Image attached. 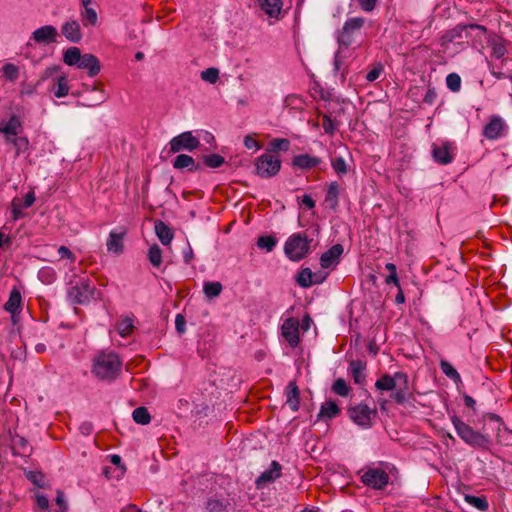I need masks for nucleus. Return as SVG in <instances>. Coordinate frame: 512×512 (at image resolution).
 I'll return each mask as SVG.
<instances>
[{
  "label": "nucleus",
  "mask_w": 512,
  "mask_h": 512,
  "mask_svg": "<svg viewBox=\"0 0 512 512\" xmlns=\"http://www.w3.org/2000/svg\"><path fill=\"white\" fill-rule=\"evenodd\" d=\"M340 413V409L335 401L325 402L320 409L318 414L319 418L332 419Z\"/></svg>",
  "instance_id": "obj_31"
},
{
  "label": "nucleus",
  "mask_w": 512,
  "mask_h": 512,
  "mask_svg": "<svg viewBox=\"0 0 512 512\" xmlns=\"http://www.w3.org/2000/svg\"><path fill=\"white\" fill-rule=\"evenodd\" d=\"M57 30L52 25H45L36 29L32 38L37 43H51L56 41Z\"/></svg>",
  "instance_id": "obj_17"
},
{
  "label": "nucleus",
  "mask_w": 512,
  "mask_h": 512,
  "mask_svg": "<svg viewBox=\"0 0 512 512\" xmlns=\"http://www.w3.org/2000/svg\"><path fill=\"white\" fill-rule=\"evenodd\" d=\"M396 377L399 382L397 387L394 388L391 398L398 404H404L409 396H411L409 392V380L407 375L403 372H396Z\"/></svg>",
  "instance_id": "obj_10"
},
{
  "label": "nucleus",
  "mask_w": 512,
  "mask_h": 512,
  "mask_svg": "<svg viewBox=\"0 0 512 512\" xmlns=\"http://www.w3.org/2000/svg\"><path fill=\"white\" fill-rule=\"evenodd\" d=\"M290 142L287 139H274L270 142V146L274 151H287L289 148Z\"/></svg>",
  "instance_id": "obj_52"
},
{
  "label": "nucleus",
  "mask_w": 512,
  "mask_h": 512,
  "mask_svg": "<svg viewBox=\"0 0 512 512\" xmlns=\"http://www.w3.org/2000/svg\"><path fill=\"white\" fill-rule=\"evenodd\" d=\"M364 24L365 19L363 17H354L348 19L338 34L337 39L339 45L348 48L353 43L355 35L360 32Z\"/></svg>",
  "instance_id": "obj_5"
},
{
  "label": "nucleus",
  "mask_w": 512,
  "mask_h": 512,
  "mask_svg": "<svg viewBox=\"0 0 512 512\" xmlns=\"http://www.w3.org/2000/svg\"><path fill=\"white\" fill-rule=\"evenodd\" d=\"M200 77L203 81L214 84L219 79V69L211 67L203 70L200 74Z\"/></svg>",
  "instance_id": "obj_44"
},
{
  "label": "nucleus",
  "mask_w": 512,
  "mask_h": 512,
  "mask_svg": "<svg viewBox=\"0 0 512 512\" xmlns=\"http://www.w3.org/2000/svg\"><path fill=\"white\" fill-rule=\"evenodd\" d=\"M339 185L337 182H332L326 193V202L330 203L332 208H335L338 204Z\"/></svg>",
  "instance_id": "obj_37"
},
{
  "label": "nucleus",
  "mask_w": 512,
  "mask_h": 512,
  "mask_svg": "<svg viewBox=\"0 0 512 512\" xmlns=\"http://www.w3.org/2000/svg\"><path fill=\"white\" fill-rule=\"evenodd\" d=\"M121 361L113 352L98 354L93 360L92 373L102 381H113L119 374Z\"/></svg>",
  "instance_id": "obj_1"
},
{
  "label": "nucleus",
  "mask_w": 512,
  "mask_h": 512,
  "mask_svg": "<svg viewBox=\"0 0 512 512\" xmlns=\"http://www.w3.org/2000/svg\"><path fill=\"white\" fill-rule=\"evenodd\" d=\"M77 67L79 69L87 70L90 77L96 76L101 70L98 58L90 53H86L81 56Z\"/></svg>",
  "instance_id": "obj_14"
},
{
  "label": "nucleus",
  "mask_w": 512,
  "mask_h": 512,
  "mask_svg": "<svg viewBox=\"0 0 512 512\" xmlns=\"http://www.w3.org/2000/svg\"><path fill=\"white\" fill-rule=\"evenodd\" d=\"M437 93L434 88H429L424 96L423 101L427 104H433L436 100Z\"/></svg>",
  "instance_id": "obj_59"
},
{
  "label": "nucleus",
  "mask_w": 512,
  "mask_h": 512,
  "mask_svg": "<svg viewBox=\"0 0 512 512\" xmlns=\"http://www.w3.org/2000/svg\"><path fill=\"white\" fill-rule=\"evenodd\" d=\"M82 54L78 47H70L63 54V61L68 66H77Z\"/></svg>",
  "instance_id": "obj_33"
},
{
  "label": "nucleus",
  "mask_w": 512,
  "mask_h": 512,
  "mask_svg": "<svg viewBox=\"0 0 512 512\" xmlns=\"http://www.w3.org/2000/svg\"><path fill=\"white\" fill-rule=\"evenodd\" d=\"M223 286L220 282H205L203 285V292L207 300H212L219 297L222 293Z\"/></svg>",
  "instance_id": "obj_32"
},
{
  "label": "nucleus",
  "mask_w": 512,
  "mask_h": 512,
  "mask_svg": "<svg viewBox=\"0 0 512 512\" xmlns=\"http://www.w3.org/2000/svg\"><path fill=\"white\" fill-rule=\"evenodd\" d=\"M2 73L6 80L15 82L19 77V68L12 63H6L2 67Z\"/></svg>",
  "instance_id": "obj_39"
},
{
  "label": "nucleus",
  "mask_w": 512,
  "mask_h": 512,
  "mask_svg": "<svg viewBox=\"0 0 512 512\" xmlns=\"http://www.w3.org/2000/svg\"><path fill=\"white\" fill-rule=\"evenodd\" d=\"M464 499L467 503L478 509L479 511H486L489 507L488 501L485 497H477L466 494Z\"/></svg>",
  "instance_id": "obj_34"
},
{
  "label": "nucleus",
  "mask_w": 512,
  "mask_h": 512,
  "mask_svg": "<svg viewBox=\"0 0 512 512\" xmlns=\"http://www.w3.org/2000/svg\"><path fill=\"white\" fill-rule=\"evenodd\" d=\"M155 233L163 245H168L173 239V232L171 228L163 221L157 220L155 222Z\"/></svg>",
  "instance_id": "obj_21"
},
{
  "label": "nucleus",
  "mask_w": 512,
  "mask_h": 512,
  "mask_svg": "<svg viewBox=\"0 0 512 512\" xmlns=\"http://www.w3.org/2000/svg\"><path fill=\"white\" fill-rule=\"evenodd\" d=\"M446 85L452 92H458L461 88V77L457 73L448 74Z\"/></svg>",
  "instance_id": "obj_46"
},
{
  "label": "nucleus",
  "mask_w": 512,
  "mask_h": 512,
  "mask_svg": "<svg viewBox=\"0 0 512 512\" xmlns=\"http://www.w3.org/2000/svg\"><path fill=\"white\" fill-rule=\"evenodd\" d=\"M277 240L273 236H260L257 240V246L270 252L276 246Z\"/></svg>",
  "instance_id": "obj_42"
},
{
  "label": "nucleus",
  "mask_w": 512,
  "mask_h": 512,
  "mask_svg": "<svg viewBox=\"0 0 512 512\" xmlns=\"http://www.w3.org/2000/svg\"><path fill=\"white\" fill-rule=\"evenodd\" d=\"M58 253L62 258H67L71 261H75V255L66 246H60L58 248Z\"/></svg>",
  "instance_id": "obj_58"
},
{
  "label": "nucleus",
  "mask_w": 512,
  "mask_h": 512,
  "mask_svg": "<svg viewBox=\"0 0 512 512\" xmlns=\"http://www.w3.org/2000/svg\"><path fill=\"white\" fill-rule=\"evenodd\" d=\"M361 481L376 490H382L389 483V475L381 468H368L361 476Z\"/></svg>",
  "instance_id": "obj_7"
},
{
  "label": "nucleus",
  "mask_w": 512,
  "mask_h": 512,
  "mask_svg": "<svg viewBox=\"0 0 512 512\" xmlns=\"http://www.w3.org/2000/svg\"><path fill=\"white\" fill-rule=\"evenodd\" d=\"M492 54L495 58L500 59L506 54V48L504 46L503 39L497 37L492 41Z\"/></svg>",
  "instance_id": "obj_45"
},
{
  "label": "nucleus",
  "mask_w": 512,
  "mask_h": 512,
  "mask_svg": "<svg viewBox=\"0 0 512 512\" xmlns=\"http://www.w3.org/2000/svg\"><path fill=\"white\" fill-rule=\"evenodd\" d=\"M281 168L279 158L271 153H264L256 159L255 171L262 178L275 176Z\"/></svg>",
  "instance_id": "obj_4"
},
{
  "label": "nucleus",
  "mask_w": 512,
  "mask_h": 512,
  "mask_svg": "<svg viewBox=\"0 0 512 512\" xmlns=\"http://www.w3.org/2000/svg\"><path fill=\"white\" fill-rule=\"evenodd\" d=\"M260 9L270 18L279 19L282 13V0H257Z\"/></svg>",
  "instance_id": "obj_16"
},
{
  "label": "nucleus",
  "mask_w": 512,
  "mask_h": 512,
  "mask_svg": "<svg viewBox=\"0 0 512 512\" xmlns=\"http://www.w3.org/2000/svg\"><path fill=\"white\" fill-rule=\"evenodd\" d=\"M377 1L378 0H358L360 7L364 11L368 12L372 11L375 8Z\"/></svg>",
  "instance_id": "obj_57"
},
{
  "label": "nucleus",
  "mask_w": 512,
  "mask_h": 512,
  "mask_svg": "<svg viewBox=\"0 0 512 512\" xmlns=\"http://www.w3.org/2000/svg\"><path fill=\"white\" fill-rule=\"evenodd\" d=\"M22 131V124L20 119L13 115L10 117L8 122H6L2 127H0V132L3 134H19Z\"/></svg>",
  "instance_id": "obj_29"
},
{
  "label": "nucleus",
  "mask_w": 512,
  "mask_h": 512,
  "mask_svg": "<svg viewBox=\"0 0 512 512\" xmlns=\"http://www.w3.org/2000/svg\"><path fill=\"white\" fill-rule=\"evenodd\" d=\"M16 150V156L20 155L21 153H24L29 148V141L24 136H19L18 139H15V144L13 145Z\"/></svg>",
  "instance_id": "obj_50"
},
{
  "label": "nucleus",
  "mask_w": 512,
  "mask_h": 512,
  "mask_svg": "<svg viewBox=\"0 0 512 512\" xmlns=\"http://www.w3.org/2000/svg\"><path fill=\"white\" fill-rule=\"evenodd\" d=\"M302 204L305 205L308 209H313L315 207V201L310 195L307 194L302 197Z\"/></svg>",
  "instance_id": "obj_63"
},
{
  "label": "nucleus",
  "mask_w": 512,
  "mask_h": 512,
  "mask_svg": "<svg viewBox=\"0 0 512 512\" xmlns=\"http://www.w3.org/2000/svg\"><path fill=\"white\" fill-rule=\"evenodd\" d=\"M24 207L21 205V200L14 198L12 201V216L14 220H18L23 217L21 210Z\"/></svg>",
  "instance_id": "obj_53"
},
{
  "label": "nucleus",
  "mask_w": 512,
  "mask_h": 512,
  "mask_svg": "<svg viewBox=\"0 0 512 512\" xmlns=\"http://www.w3.org/2000/svg\"><path fill=\"white\" fill-rule=\"evenodd\" d=\"M321 163V159L318 157L310 156L308 154H300L293 158L292 165L294 167L307 170L318 166Z\"/></svg>",
  "instance_id": "obj_20"
},
{
  "label": "nucleus",
  "mask_w": 512,
  "mask_h": 512,
  "mask_svg": "<svg viewBox=\"0 0 512 512\" xmlns=\"http://www.w3.org/2000/svg\"><path fill=\"white\" fill-rule=\"evenodd\" d=\"M173 167L176 169L187 168L190 171L198 170L199 166L195 165L193 157L187 154H179L173 161Z\"/></svg>",
  "instance_id": "obj_27"
},
{
  "label": "nucleus",
  "mask_w": 512,
  "mask_h": 512,
  "mask_svg": "<svg viewBox=\"0 0 512 512\" xmlns=\"http://www.w3.org/2000/svg\"><path fill=\"white\" fill-rule=\"evenodd\" d=\"M310 240L301 233L292 234L284 245V252L292 261H300L309 253Z\"/></svg>",
  "instance_id": "obj_3"
},
{
  "label": "nucleus",
  "mask_w": 512,
  "mask_h": 512,
  "mask_svg": "<svg viewBox=\"0 0 512 512\" xmlns=\"http://www.w3.org/2000/svg\"><path fill=\"white\" fill-rule=\"evenodd\" d=\"M148 258L150 263L154 267H159L162 263V250L158 245H153L150 247L148 252Z\"/></svg>",
  "instance_id": "obj_41"
},
{
  "label": "nucleus",
  "mask_w": 512,
  "mask_h": 512,
  "mask_svg": "<svg viewBox=\"0 0 512 512\" xmlns=\"http://www.w3.org/2000/svg\"><path fill=\"white\" fill-rule=\"evenodd\" d=\"M365 362L361 360H353L350 362V372L353 376L354 382L356 384H363L365 381Z\"/></svg>",
  "instance_id": "obj_25"
},
{
  "label": "nucleus",
  "mask_w": 512,
  "mask_h": 512,
  "mask_svg": "<svg viewBox=\"0 0 512 512\" xmlns=\"http://www.w3.org/2000/svg\"><path fill=\"white\" fill-rule=\"evenodd\" d=\"M281 469V465L277 461H273L270 469L261 473V475L256 479L255 483L257 488H262L266 484L274 482L281 476Z\"/></svg>",
  "instance_id": "obj_15"
},
{
  "label": "nucleus",
  "mask_w": 512,
  "mask_h": 512,
  "mask_svg": "<svg viewBox=\"0 0 512 512\" xmlns=\"http://www.w3.org/2000/svg\"><path fill=\"white\" fill-rule=\"evenodd\" d=\"M194 257V254H193V250L190 246H188L184 251H183V258H184V261L185 263H190L192 261Z\"/></svg>",
  "instance_id": "obj_64"
},
{
  "label": "nucleus",
  "mask_w": 512,
  "mask_h": 512,
  "mask_svg": "<svg viewBox=\"0 0 512 512\" xmlns=\"http://www.w3.org/2000/svg\"><path fill=\"white\" fill-rule=\"evenodd\" d=\"M451 420L458 436L468 445L473 447H486L490 443L488 436L475 431L457 416H453Z\"/></svg>",
  "instance_id": "obj_2"
},
{
  "label": "nucleus",
  "mask_w": 512,
  "mask_h": 512,
  "mask_svg": "<svg viewBox=\"0 0 512 512\" xmlns=\"http://www.w3.org/2000/svg\"><path fill=\"white\" fill-rule=\"evenodd\" d=\"M62 34L72 43H78L82 39L80 24L76 20H71L63 24Z\"/></svg>",
  "instance_id": "obj_18"
},
{
  "label": "nucleus",
  "mask_w": 512,
  "mask_h": 512,
  "mask_svg": "<svg viewBox=\"0 0 512 512\" xmlns=\"http://www.w3.org/2000/svg\"><path fill=\"white\" fill-rule=\"evenodd\" d=\"M35 201V194L33 191H30L28 192L25 197H24V201L23 203L21 202V205L24 207V208H28L30 206L33 205Z\"/></svg>",
  "instance_id": "obj_60"
},
{
  "label": "nucleus",
  "mask_w": 512,
  "mask_h": 512,
  "mask_svg": "<svg viewBox=\"0 0 512 512\" xmlns=\"http://www.w3.org/2000/svg\"><path fill=\"white\" fill-rule=\"evenodd\" d=\"M323 128L328 134H333L336 127L334 121L329 116L323 117Z\"/></svg>",
  "instance_id": "obj_55"
},
{
  "label": "nucleus",
  "mask_w": 512,
  "mask_h": 512,
  "mask_svg": "<svg viewBox=\"0 0 512 512\" xmlns=\"http://www.w3.org/2000/svg\"><path fill=\"white\" fill-rule=\"evenodd\" d=\"M286 403L293 411H297L299 409V389L295 382H290L287 386Z\"/></svg>",
  "instance_id": "obj_28"
},
{
  "label": "nucleus",
  "mask_w": 512,
  "mask_h": 512,
  "mask_svg": "<svg viewBox=\"0 0 512 512\" xmlns=\"http://www.w3.org/2000/svg\"><path fill=\"white\" fill-rule=\"evenodd\" d=\"M383 71V66L381 64H377L371 71H369L366 75V80L369 82H373L379 78L380 74Z\"/></svg>",
  "instance_id": "obj_54"
},
{
  "label": "nucleus",
  "mask_w": 512,
  "mask_h": 512,
  "mask_svg": "<svg viewBox=\"0 0 512 512\" xmlns=\"http://www.w3.org/2000/svg\"><path fill=\"white\" fill-rule=\"evenodd\" d=\"M107 250L114 254H121L123 252V234L111 232L106 243Z\"/></svg>",
  "instance_id": "obj_26"
},
{
  "label": "nucleus",
  "mask_w": 512,
  "mask_h": 512,
  "mask_svg": "<svg viewBox=\"0 0 512 512\" xmlns=\"http://www.w3.org/2000/svg\"><path fill=\"white\" fill-rule=\"evenodd\" d=\"M440 368L448 378L452 379L456 383L461 382L459 373L449 362L442 360L440 362Z\"/></svg>",
  "instance_id": "obj_40"
},
{
  "label": "nucleus",
  "mask_w": 512,
  "mask_h": 512,
  "mask_svg": "<svg viewBox=\"0 0 512 512\" xmlns=\"http://www.w3.org/2000/svg\"><path fill=\"white\" fill-rule=\"evenodd\" d=\"M134 328L133 321L130 318H124L117 324L118 333L122 337L128 336Z\"/></svg>",
  "instance_id": "obj_43"
},
{
  "label": "nucleus",
  "mask_w": 512,
  "mask_h": 512,
  "mask_svg": "<svg viewBox=\"0 0 512 512\" xmlns=\"http://www.w3.org/2000/svg\"><path fill=\"white\" fill-rule=\"evenodd\" d=\"M505 123L499 116H492L490 121L484 126L483 135L490 140H495L502 135L505 129Z\"/></svg>",
  "instance_id": "obj_13"
},
{
  "label": "nucleus",
  "mask_w": 512,
  "mask_h": 512,
  "mask_svg": "<svg viewBox=\"0 0 512 512\" xmlns=\"http://www.w3.org/2000/svg\"><path fill=\"white\" fill-rule=\"evenodd\" d=\"M26 476L36 486L44 487V475L41 472L29 471Z\"/></svg>",
  "instance_id": "obj_51"
},
{
  "label": "nucleus",
  "mask_w": 512,
  "mask_h": 512,
  "mask_svg": "<svg viewBox=\"0 0 512 512\" xmlns=\"http://www.w3.org/2000/svg\"><path fill=\"white\" fill-rule=\"evenodd\" d=\"M204 163L210 168H218L224 163V158L217 154L204 156Z\"/></svg>",
  "instance_id": "obj_47"
},
{
  "label": "nucleus",
  "mask_w": 512,
  "mask_h": 512,
  "mask_svg": "<svg viewBox=\"0 0 512 512\" xmlns=\"http://www.w3.org/2000/svg\"><path fill=\"white\" fill-rule=\"evenodd\" d=\"M398 382L396 373L393 377L386 374L376 381L375 386L379 390L393 391L397 387Z\"/></svg>",
  "instance_id": "obj_30"
},
{
  "label": "nucleus",
  "mask_w": 512,
  "mask_h": 512,
  "mask_svg": "<svg viewBox=\"0 0 512 512\" xmlns=\"http://www.w3.org/2000/svg\"><path fill=\"white\" fill-rule=\"evenodd\" d=\"M324 277L318 278L313 274L310 268H303L296 277V282L300 287L308 288L316 283H321Z\"/></svg>",
  "instance_id": "obj_19"
},
{
  "label": "nucleus",
  "mask_w": 512,
  "mask_h": 512,
  "mask_svg": "<svg viewBox=\"0 0 512 512\" xmlns=\"http://www.w3.org/2000/svg\"><path fill=\"white\" fill-rule=\"evenodd\" d=\"M282 335L291 347L299 344V323L293 318L286 319L282 324Z\"/></svg>",
  "instance_id": "obj_11"
},
{
  "label": "nucleus",
  "mask_w": 512,
  "mask_h": 512,
  "mask_svg": "<svg viewBox=\"0 0 512 512\" xmlns=\"http://www.w3.org/2000/svg\"><path fill=\"white\" fill-rule=\"evenodd\" d=\"M244 144L246 148L252 149V148H259L258 142L251 136H246L244 139Z\"/></svg>",
  "instance_id": "obj_62"
},
{
  "label": "nucleus",
  "mask_w": 512,
  "mask_h": 512,
  "mask_svg": "<svg viewBox=\"0 0 512 512\" xmlns=\"http://www.w3.org/2000/svg\"><path fill=\"white\" fill-rule=\"evenodd\" d=\"M82 22L84 26H95L98 22V15L92 7L85 8L82 13Z\"/></svg>",
  "instance_id": "obj_36"
},
{
  "label": "nucleus",
  "mask_w": 512,
  "mask_h": 512,
  "mask_svg": "<svg viewBox=\"0 0 512 512\" xmlns=\"http://www.w3.org/2000/svg\"><path fill=\"white\" fill-rule=\"evenodd\" d=\"M21 303L22 297L20 291L17 288H13L8 301L4 305V309L11 314H15L20 310Z\"/></svg>",
  "instance_id": "obj_23"
},
{
  "label": "nucleus",
  "mask_w": 512,
  "mask_h": 512,
  "mask_svg": "<svg viewBox=\"0 0 512 512\" xmlns=\"http://www.w3.org/2000/svg\"><path fill=\"white\" fill-rule=\"evenodd\" d=\"M200 146V140L193 135L192 131H185L175 137L169 142L170 152L178 153L180 151H193Z\"/></svg>",
  "instance_id": "obj_6"
},
{
  "label": "nucleus",
  "mask_w": 512,
  "mask_h": 512,
  "mask_svg": "<svg viewBox=\"0 0 512 512\" xmlns=\"http://www.w3.org/2000/svg\"><path fill=\"white\" fill-rule=\"evenodd\" d=\"M344 249L341 244H335L320 257V265L322 268H334L340 261V257Z\"/></svg>",
  "instance_id": "obj_12"
},
{
  "label": "nucleus",
  "mask_w": 512,
  "mask_h": 512,
  "mask_svg": "<svg viewBox=\"0 0 512 512\" xmlns=\"http://www.w3.org/2000/svg\"><path fill=\"white\" fill-rule=\"evenodd\" d=\"M70 87L68 85V79L65 75H61L56 77L54 80V84L51 88L54 96L57 98H62L68 95Z\"/></svg>",
  "instance_id": "obj_24"
},
{
  "label": "nucleus",
  "mask_w": 512,
  "mask_h": 512,
  "mask_svg": "<svg viewBox=\"0 0 512 512\" xmlns=\"http://www.w3.org/2000/svg\"><path fill=\"white\" fill-rule=\"evenodd\" d=\"M497 443L504 446L512 445V431L507 427L498 428L496 434Z\"/></svg>",
  "instance_id": "obj_38"
},
{
  "label": "nucleus",
  "mask_w": 512,
  "mask_h": 512,
  "mask_svg": "<svg viewBox=\"0 0 512 512\" xmlns=\"http://www.w3.org/2000/svg\"><path fill=\"white\" fill-rule=\"evenodd\" d=\"M185 325H186L185 317L182 314H177L176 319H175V327H176V330L180 334H183L185 332Z\"/></svg>",
  "instance_id": "obj_56"
},
{
  "label": "nucleus",
  "mask_w": 512,
  "mask_h": 512,
  "mask_svg": "<svg viewBox=\"0 0 512 512\" xmlns=\"http://www.w3.org/2000/svg\"><path fill=\"white\" fill-rule=\"evenodd\" d=\"M331 165L337 174H346L348 172L347 164L343 157L333 159Z\"/></svg>",
  "instance_id": "obj_49"
},
{
  "label": "nucleus",
  "mask_w": 512,
  "mask_h": 512,
  "mask_svg": "<svg viewBox=\"0 0 512 512\" xmlns=\"http://www.w3.org/2000/svg\"><path fill=\"white\" fill-rule=\"evenodd\" d=\"M348 414L357 425L367 428L371 425V416L375 415L376 411L366 404H358L349 408Z\"/></svg>",
  "instance_id": "obj_9"
},
{
  "label": "nucleus",
  "mask_w": 512,
  "mask_h": 512,
  "mask_svg": "<svg viewBox=\"0 0 512 512\" xmlns=\"http://www.w3.org/2000/svg\"><path fill=\"white\" fill-rule=\"evenodd\" d=\"M36 501H37V505L41 509H47L48 506H49L48 498L46 496H44V495H37Z\"/></svg>",
  "instance_id": "obj_61"
},
{
  "label": "nucleus",
  "mask_w": 512,
  "mask_h": 512,
  "mask_svg": "<svg viewBox=\"0 0 512 512\" xmlns=\"http://www.w3.org/2000/svg\"><path fill=\"white\" fill-rule=\"evenodd\" d=\"M432 156L434 160L440 164H448L452 161L449 145L447 143L437 146L434 145L432 149Z\"/></svg>",
  "instance_id": "obj_22"
},
{
  "label": "nucleus",
  "mask_w": 512,
  "mask_h": 512,
  "mask_svg": "<svg viewBox=\"0 0 512 512\" xmlns=\"http://www.w3.org/2000/svg\"><path fill=\"white\" fill-rule=\"evenodd\" d=\"M133 420L141 425H147L151 421L150 414L146 407H138L132 413Z\"/></svg>",
  "instance_id": "obj_35"
},
{
  "label": "nucleus",
  "mask_w": 512,
  "mask_h": 512,
  "mask_svg": "<svg viewBox=\"0 0 512 512\" xmlns=\"http://www.w3.org/2000/svg\"><path fill=\"white\" fill-rule=\"evenodd\" d=\"M94 293L95 287L88 281H82L70 288L68 298L74 304H85L94 297Z\"/></svg>",
  "instance_id": "obj_8"
},
{
  "label": "nucleus",
  "mask_w": 512,
  "mask_h": 512,
  "mask_svg": "<svg viewBox=\"0 0 512 512\" xmlns=\"http://www.w3.org/2000/svg\"><path fill=\"white\" fill-rule=\"evenodd\" d=\"M332 390L334 393H336L340 396H343V397L347 396L349 393V388H348L345 380L342 378H339L334 382V384L332 386Z\"/></svg>",
  "instance_id": "obj_48"
}]
</instances>
